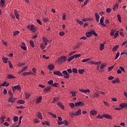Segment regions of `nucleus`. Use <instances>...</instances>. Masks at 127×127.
Returning a JSON list of instances; mask_svg holds the SVG:
<instances>
[{
	"label": "nucleus",
	"mask_w": 127,
	"mask_h": 127,
	"mask_svg": "<svg viewBox=\"0 0 127 127\" xmlns=\"http://www.w3.org/2000/svg\"><path fill=\"white\" fill-rule=\"evenodd\" d=\"M27 28L32 32H36L37 30V27L33 24L27 25Z\"/></svg>",
	"instance_id": "nucleus-1"
},
{
	"label": "nucleus",
	"mask_w": 127,
	"mask_h": 127,
	"mask_svg": "<svg viewBox=\"0 0 127 127\" xmlns=\"http://www.w3.org/2000/svg\"><path fill=\"white\" fill-rule=\"evenodd\" d=\"M92 35H94L95 36H98V34H97L96 32L94 30L90 31L86 33V36L88 38L91 37Z\"/></svg>",
	"instance_id": "nucleus-2"
},
{
	"label": "nucleus",
	"mask_w": 127,
	"mask_h": 127,
	"mask_svg": "<svg viewBox=\"0 0 127 127\" xmlns=\"http://www.w3.org/2000/svg\"><path fill=\"white\" fill-rule=\"evenodd\" d=\"M67 60V57L65 56H62L61 58H59L57 62L58 63H62L63 62H65Z\"/></svg>",
	"instance_id": "nucleus-3"
},
{
	"label": "nucleus",
	"mask_w": 127,
	"mask_h": 127,
	"mask_svg": "<svg viewBox=\"0 0 127 127\" xmlns=\"http://www.w3.org/2000/svg\"><path fill=\"white\" fill-rule=\"evenodd\" d=\"M63 74L64 75V79H69L70 74L68 73L67 70H64L62 71Z\"/></svg>",
	"instance_id": "nucleus-4"
},
{
	"label": "nucleus",
	"mask_w": 127,
	"mask_h": 127,
	"mask_svg": "<svg viewBox=\"0 0 127 127\" xmlns=\"http://www.w3.org/2000/svg\"><path fill=\"white\" fill-rule=\"evenodd\" d=\"M12 89L13 92H14L15 90H17V91H20V90H21V87L20 85H19V84H18L17 85L14 86L13 87H12Z\"/></svg>",
	"instance_id": "nucleus-5"
},
{
	"label": "nucleus",
	"mask_w": 127,
	"mask_h": 127,
	"mask_svg": "<svg viewBox=\"0 0 127 127\" xmlns=\"http://www.w3.org/2000/svg\"><path fill=\"white\" fill-rule=\"evenodd\" d=\"M75 107H83L85 105V103L82 101L76 102L74 104Z\"/></svg>",
	"instance_id": "nucleus-6"
},
{
	"label": "nucleus",
	"mask_w": 127,
	"mask_h": 127,
	"mask_svg": "<svg viewBox=\"0 0 127 127\" xmlns=\"http://www.w3.org/2000/svg\"><path fill=\"white\" fill-rule=\"evenodd\" d=\"M54 75H57V76H59L63 77L64 75L59 70H54L53 72Z\"/></svg>",
	"instance_id": "nucleus-7"
},
{
	"label": "nucleus",
	"mask_w": 127,
	"mask_h": 127,
	"mask_svg": "<svg viewBox=\"0 0 127 127\" xmlns=\"http://www.w3.org/2000/svg\"><path fill=\"white\" fill-rule=\"evenodd\" d=\"M105 19V17L104 16L101 17L100 20V24L102 25V26H104V27H106L107 25L104 23V20Z\"/></svg>",
	"instance_id": "nucleus-8"
},
{
	"label": "nucleus",
	"mask_w": 127,
	"mask_h": 127,
	"mask_svg": "<svg viewBox=\"0 0 127 127\" xmlns=\"http://www.w3.org/2000/svg\"><path fill=\"white\" fill-rule=\"evenodd\" d=\"M50 91H51V87H50V86L45 87L44 89V92L45 93H46V94H47V93H49V92H50Z\"/></svg>",
	"instance_id": "nucleus-9"
},
{
	"label": "nucleus",
	"mask_w": 127,
	"mask_h": 127,
	"mask_svg": "<svg viewBox=\"0 0 127 127\" xmlns=\"http://www.w3.org/2000/svg\"><path fill=\"white\" fill-rule=\"evenodd\" d=\"M114 11H117L119 9V3L116 2L113 7Z\"/></svg>",
	"instance_id": "nucleus-10"
},
{
	"label": "nucleus",
	"mask_w": 127,
	"mask_h": 127,
	"mask_svg": "<svg viewBox=\"0 0 127 127\" xmlns=\"http://www.w3.org/2000/svg\"><path fill=\"white\" fill-rule=\"evenodd\" d=\"M48 69L50 71H53L55 69V66L53 64H50L48 65Z\"/></svg>",
	"instance_id": "nucleus-11"
},
{
	"label": "nucleus",
	"mask_w": 127,
	"mask_h": 127,
	"mask_svg": "<svg viewBox=\"0 0 127 127\" xmlns=\"http://www.w3.org/2000/svg\"><path fill=\"white\" fill-rule=\"evenodd\" d=\"M0 5L1 7L3 8L5 6V0H0Z\"/></svg>",
	"instance_id": "nucleus-12"
},
{
	"label": "nucleus",
	"mask_w": 127,
	"mask_h": 127,
	"mask_svg": "<svg viewBox=\"0 0 127 127\" xmlns=\"http://www.w3.org/2000/svg\"><path fill=\"white\" fill-rule=\"evenodd\" d=\"M15 100H16V98H13V96L10 97L8 98V102H10V103H14Z\"/></svg>",
	"instance_id": "nucleus-13"
},
{
	"label": "nucleus",
	"mask_w": 127,
	"mask_h": 127,
	"mask_svg": "<svg viewBox=\"0 0 127 127\" xmlns=\"http://www.w3.org/2000/svg\"><path fill=\"white\" fill-rule=\"evenodd\" d=\"M21 48L23 49V50H26L27 49V47H26V45H25V43L22 42V45H20Z\"/></svg>",
	"instance_id": "nucleus-14"
},
{
	"label": "nucleus",
	"mask_w": 127,
	"mask_h": 127,
	"mask_svg": "<svg viewBox=\"0 0 127 127\" xmlns=\"http://www.w3.org/2000/svg\"><path fill=\"white\" fill-rule=\"evenodd\" d=\"M14 14L17 19H19V14L18 13V11L14 10Z\"/></svg>",
	"instance_id": "nucleus-15"
},
{
	"label": "nucleus",
	"mask_w": 127,
	"mask_h": 127,
	"mask_svg": "<svg viewBox=\"0 0 127 127\" xmlns=\"http://www.w3.org/2000/svg\"><path fill=\"white\" fill-rule=\"evenodd\" d=\"M79 92H81V93H84V94H87V93H89L90 92V89H79Z\"/></svg>",
	"instance_id": "nucleus-16"
},
{
	"label": "nucleus",
	"mask_w": 127,
	"mask_h": 127,
	"mask_svg": "<svg viewBox=\"0 0 127 127\" xmlns=\"http://www.w3.org/2000/svg\"><path fill=\"white\" fill-rule=\"evenodd\" d=\"M41 101H42V96H39L36 98V104H39V103H41Z\"/></svg>",
	"instance_id": "nucleus-17"
},
{
	"label": "nucleus",
	"mask_w": 127,
	"mask_h": 127,
	"mask_svg": "<svg viewBox=\"0 0 127 127\" xmlns=\"http://www.w3.org/2000/svg\"><path fill=\"white\" fill-rule=\"evenodd\" d=\"M97 111L92 110L90 112V116H96L97 115Z\"/></svg>",
	"instance_id": "nucleus-18"
},
{
	"label": "nucleus",
	"mask_w": 127,
	"mask_h": 127,
	"mask_svg": "<svg viewBox=\"0 0 127 127\" xmlns=\"http://www.w3.org/2000/svg\"><path fill=\"white\" fill-rule=\"evenodd\" d=\"M82 113V110L81 109H79L76 112H75L74 114L75 115L76 117H78V116H80Z\"/></svg>",
	"instance_id": "nucleus-19"
},
{
	"label": "nucleus",
	"mask_w": 127,
	"mask_h": 127,
	"mask_svg": "<svg viewBox=\"0 0 127 127\" xmlns=\"http://www.w3.org/2000/svg\"><path fill=\"white\" fill-rule=\"evenodd\" d=\"M95 19H96V21L97 22H99V21L100 20V15H99V14H98V13H95Z\"/></svg>",
	"instance_id": "nucleus-20"
},
{
	"label": "nucleus",
	"mask_w": 127,
	"mask_h": 127,
	"mask_svg": "<svg viewBox=\"0 0 127 127\" xmlns=\"http://www.w3.org/2000/svg\"><path fill=\"white\" fill-rule=\"evenodd\" d=\"M104 118H106V119H109L110 120H113L112 116L111 115H109L107 114H103Z\"/></svg>",
	"instance_id": "nucleus-21"
},
{
	"label": "nucleus",
	"mask_w": 127,
	"mask_h": 127,
	"mask_svg": "<svg viewBox=\"0 0 127 127\" xmlns=\"http://www.w3.org/2000/svg\"><path fill=\"white\" fill-rule=\"evenodd\" d=\"M43 42H44L45 46H47V45H48V43L49 41H48V39H47V38H43Z\"/></svg>",
	"instance_id": "nucleus-22"
},
{
	"label": "nucleus",
	"mask_w": 127,
	"mask_h": 127,
	"mask_svg": "<svg viewBox=\"0 0 127 127\" xmlns=\"http://www.w3.org/2000/svg\"><path fill=\"white\" fill-rule=\"evenodd\" d=\"M37 117L40 120H42V115H41V112H38L37 113Z\"/></svg>",
	"instance_id": "nucleus-23"
},
{
	"label": "nucleus",
	"mask_w": 127,
	"mask_h": 127,
	"mask_svg": "<svg viewBox=\"0 0 127 127\" xmlns=\"http://www.w3.org/2000/svg\"><path fill=\"white\" fill-rule=\"evenodd\" d=\"M120 106L123 109H124V108H126V107H127V103H121L120 104Z\"/></svg>",
	"instance_id": "nucleus-24"
},
{
	"label": "nucleus",
	"mask_w": 127,
	"mask_h": 127,
	"mask_svg": "<svg viewBox=\"0 0 127 127\" xmlns=\"http://www.w3.org/2000/svg\"><path fill=\"white\" fill-rule=\"evenodd\" d=\"M9 83H7L6 81H4L3 82L2 84H1L0 85V86L1 87H5V86H6V87H7V86H9Z\"/></svg>",
	"instance_id": "nucleus-25"
},
{
	"label": "nucleus",
	"mask_w": 127,
	"mask_h": 127,
	"mask_svg": "<svg viewBox=\"0 0 127 127\" xmlns=\"http://www.w3.org/2000/svg\"><path fill=\"white\" fill-rule=\"evenodd\" d=\"M57 105L58 106H59V107H60V108H61V109H62L63 110H64V109L65 108L64 105H63V104H62L61 102H58Z\"/></svg>",
	"instance_id": "nucleus-26"
},
{
	"label": "nucleus",
	"mask_w": 127,
	"mask_h": 127,
	"mask_svg": "<svg viewBox=\"0 0 127 127\" xmlns=\"http://www.w3.org/2000/svg\"><path fill=\"white\" fill-rule=\"evenodd\" d=\"M70 94H71L72 97H76V95L77 94V91H70Z\"/></svg>",
	"instance_id": "nucleus-27"
},
{
	"label": "nucleus",
	"mask_w": 127,
	"mask_h": 127,
	"mask_svg": "<svg viewBox=\"0 0 127 127\" xmlns=\"http://www.w3.org/2000/svg\"><path fill=\"white\" fill-rule=\"evenodd\" d=\"M105 49V44L103 43L101 44L100 46V50L101 51H103L104 49Z\"/></svg>",
	"instance_id": "nucleus-28"
},
{
	"label": "nucleus",
	"mask_w": 127,
	"mask_h": 127,
	"mask_svg": "<svg viewBox=\"0 0 127 127\" xmlns=\"http://www.w3.org/2000/svg\"><path fill=\"white\" fill-rule=\"evenodd\" d=\"M14 78H15V76L11 74H8L7 76V79H14Z\"/></svg>",
	"instance_id": "nucleus-29"
},
{
	"label": "nucleus",
	"mask_w": 127,
	"mask_h": 127,
	"mask_svg": "<svg viewBox=\"0 0 127 127\" xmlns=\"http://www.w3.org/2000/svg\"><path fill=\"white\" fill-rule=\"evenodd\" d=\"M49 115H50L53 117V118H55V119L57 118V116L56 114L52 113V112H48Z\"/></svg>",
	"instance_id": "nucleus-30"
},
{
	"label": "nucleus",
	"mask_w": 127,
	"mask_h": 127,
	"mask_svg": "<svg viewBox=\"0 0 127 127\" xmlns=\"http://www.w3.org/2000/svg\"><path fill=\"white\" fill-rule=\"evenodd\" d=\"M2 59L3 60V63H5V64H6L7 63V60H8V59L5 57L2 58Z\"/></svg>",
	"instance_id": "nucleus-31"
},
{
	"label": "nucleus",
	"mask_w": 127,
	"mask_h": 127,
	"mask_svg": "<svg viewBox=\"0 0 127 127\" xmlns=\"http://www.w3.org/2000/svg\"><path fill=\"white\" fill-rule=\"evenodd\" d=\"M119 45H116L115 46H114L113 48L112 51L113 52H115V51H117V50H118V48H119Z\"/></svg>",
	"instance_id": "nucleus-32"
},
{
	"label": "nucleus",
	"mask_w": 127,
	"mask_h": 127,
	"mask_svg": "<svg viewBox=\"0 0 127 127\" xmlns=\"http://www.w3.org/2000/svg\"><path fill=\"white\" fill-rule=\"evenodd\" d=\"M42 124L43 126H45V125H46V126H48L49 127H50V123L48 122H42Z\"/></svg>",
	"instance_id": "nucleus-33"
},
{
	"label": "nucleus",
	"mask_w": 127,
	"mask_h": 127,
	"mask_svg": "<svg viewBox=\"0 0 127 127\" xmlns=\"http://www.w3.org/2000/svg\"><path fill=\"white\" fill-rule=\"evenodd\" d=\"M73 59H74V57H73V56H72L68 58L67 61V62H71V61H72V60H73Z\"/></svg>",
	"instance_id": "nucleus-34"
},
{
	"label": "nucleus",
	"mask_w": 127,
	"mask_h": 127,
	"mask_svg": "<svg viewBox=\"0 0 127 127\" xmlns=\"http://www.w3.org/2000/svg\"><path fill=\"white\" fill-rule=\"evenodd\" d=\"M69 116L70 117V118H74V117H75L76 115H75V113L74 114L73 112H69Z\"/></svg>",
	"instance_id": "nucleus-35"
},
{
	"label": "nucleus",
	"mask_w": 127,
	"mask_h": 127,
	"mask_svg": "<svg viewBox=\"0 0 127 127\" xmlns=\"http://www.w3.org/2000/svg\"><path fill=\"white\" fill-rule=\"evenodd\" d=\"M30 43V45H31V47H34V46H35V45H34V42H33V41L31 40L29 42Z\"/></svg>",
	"instance_id": "nucleus-36"
},
{
	"label": "nucleus",
	"mask_w": 127,
	"mask_h": 127,
	"mask_svg": "<svg viewBox=\"0 0 127 127\" xmlns=\"http://www.w3.org/2000/svg\"><path fill=\"white\" fill-rule=\"evenodd\" d=\"M19 34V31H15L13 32V36H16V35Z\"/></svg>",
	"instance_id": "nucleus-37"
},
{
	"label": "nucleus",
	"mask_w": 127,
	"mask_h": 127,
	"mask_svg": "<svg viewBox=\"0 0 127 127\" xmlns=\"http://www.w3.org/2000/svg\"><path fill=\"white\" fill-rule=\"evenodd\" d=\"M117 18H118V21L119 22H122V17H121V15L118 14Z\"/></svg>",
	"instance_id": "nucleus-38"
},
{
	"label": "nucleus",
	"mask_w": 127,
	"mask_h": 127,
	"mask_svg": "<svg viewBox=\"0 0 127 127\" xmlns=\"http://www.w3.org/2000/svg\"><path fill=\"white\" fill-rule=\"evenodd\" d=\"M114 67H115V65L108 67V69L109 72H111V71H112V70H113V69H114Z\"/></svg>",
	"instance_id": "nucleus-39"
},
{
	"label": "nucleus",
	"mask_w": 127,
	"mask_h": 127,
	"mask_svg": "<svg viewBox=\"0 0 127 127\" xmlns=\"http://www.w3.org/2000/svg\"><path fill=\"white\" fill-rule=\"evenodd\" d=\"M34 124H39V123H40V121H39L38 119L36 118L34 120Z\"/></svg>",
	"instance_id": "nucleus-40"
},
{
	"label": "nucleus",
	"mask_w": 127,
	"mask_h": 127,
	"mask_svg": "<svg viewBox=\"0 0 127 127\" xmlns=\"http://www.w3.org/2000/svg\"><path fill=\"white\" fill-rule=\"evenodd\" d=\"M13 120L14 122H17V121H18V117H17V116L13 117Z\"/></svg>",
	"instance_id": "nucleus-41"
},
{
	"label": "nucleus",
	"mask_w": 127,
	"mask_h": 127,
	"mask_svg": "<svg viewBox=\"0 0 127 127\" xmlns=\"http://www.w3.org/2000/svg\"><path fill=\"white\" fill-rule=\"evenodd\" d=\"M119 57H120V52L118 51V52H117V53L116 54V57L115 58V60H117V59L118 58H119Z\"/></svg>",
	"instance_id": "nucleus-42"
},
{
	"label": "nucleus",
	"mask_w": 127,
	"mask_h": 127,
	"mask_svg": "<svg viewBox=\"0 0 127 127\" xmlns=\"http://www.w3.org/2000/svg\"><path fill=\"white\" fill-rule=\"evenodd\" d=\"M25 95L26 96V99H28L29 97H30V94L28 92H25Z\"/></svg>",
	"instance_id": "nucleus-43"
},
{
	"label": "nucleus",
	"mask_w": 127,
	"mask_h": 127,
	"mask_svg": "<svg viewBox=\"0 0 127 127\" xmlns=\"http://www.w3.org/2000/svg\"><path fill=\"white\" fill-rule=\"evenodd\" d=\"M17 103H18V104H24L25 103V101H24V100H20L17 101Z\"/></svg>",
	"instance_id": "nucleus-44"
},
{
	"label": "nucleus",
	"mask_w": 127,
	"mask_h": 127,
	"mask_svg": "<svg viewBox=\"0 0 127 127\" xmlns=\"http://www.w3.org/2000/svg\"><path fill=\"white\" fill-rule=\"evenodd\" d=\"M72 72L77 74L78 73V69L76 68H72Z\"/></svg>",
	"instance_id": "nucleus-45"
},
{
	"label": "nucleus",
	"mask_w": 127,
	"mask_h": 127,
	"mask_svg": "<svg viewBox=\"0 0 127 127\" xmlns=\"http://www.w3.org/2000/svg\"><path fill=\"white\" fill-rule=\"evenodd\" d=\"M62 19L63 20H65V19H66V13H64L63 14Z\"/></svg>",
	"instance_id": "nucleus-46"
},
{
	"label": "nucleus",
	"mask_w": 127,
	"mask_h": 127,
	"mask_svg": "<svg viewBox=\"0 0 127 127\" xmlns=\"http://www.w3.org/2000/svg\"><path fill=\"white\" fill-rule=\"evenodd\" d=\"M59 85V83L55 82L52 86L53 87H55L56 88H57L58 86Z\"/></svg>",
	"instance_id": "nucleus-47"
},
{
	"label": "nucleus",
	"mask_w": 127,
	"mask_h": 127,
	"mask_svg": "<svg viewBox=\"0 0 127 127\" xmlns=\"http://www.w3.org/2000/svg\"><path fill=\"white\" fill-rule=\"evenodd\" d=\"M63 123L64 126H68L69 125V122L66 120L64 121Z\"/></svg>",
	"instance_id": "nucleus-48"
},
{
	"label": "nucleus",
	"mask_w": 127,
	"mask_h": 127,
	"mask_svg": "<svg viewBox=\"0 0 127 127\" xmlns=\"http://www.w3.org/2000/svg\"><path fill=\"white\" fill-rule=\"evenodd\" d=\"M76 22H77L78 24H80V25H82V24H83V21L76 20Z\"/></svg>",
	"instance_id": "nucleus-49"
},
{
	"label": "nucleus",
	"mask_w": 127,
	"mask_h": 127,
	"mask_svg": "<svg viewBox=\"0 0 127 127\" xmlns=\"http://www.w3.org/2000/svg\"><path fill=\"white\" fill-rule=\"evenodd\" d=\"M103 118H104V115H103L102 116H100V114H99L98 116L96 117L97 119H103Z\"/></svg>",
	"instance_id": "nucleus-50"
},
{
	"label": "nucleus",
	"mask_w": 127,
	"mask_h": 127,
	"mask_svg": "<svg viewBox=\"0 0 127 127\" xmlns=\"http://www.w3.org/2000/svg\"><path fill=\"white\" fill-rule=\"evenodd\" d=\"M85 70H84V69H78V73L79 74H83V73H84Z\"/></svg>",
	"instance_id": "nucleus-51"
},
{
	"label": "nucleus",
	"mask_w": 127,
	"mask_h": 127,
	"mask_svg": "<svg viewBox=\"0 0 127 127\" xmlns=\"http://www.w3.org/2000/svg\"><path fill=\"white\" fill-rule=\"evenodd\" d=\"M4 119H5V117L3 116L1 117L0 121L2 124H3V123H4Z\"/></svg>",
	"instance_id": "nucleus-52"
},
{
	"label": "nucleus",
	"mask_w": 127,
	"mask_h": 127,
	"mask_svg": "<svg viewBox=\"0 0 127 127\" xmlns=\"http://www.w3.org/2000/svg\"><path fill=\"white\" fill-rule=\"evenodd\" d=\"M74 58H79V57H81V54L74 55Z\"/></svg>",
	"instance_id": "nucleus-53"
},
{
	"label": "nucleus",
	"mask_w": 127,
	"mask_h": 127,
	"mask_svg": "<svg viewBox=\"0 0 127 127\" xmlns=\"http://www.w3.org/2000/svg\"><path fill=\"white\" fill-rule=\"evenodd\" d=\"M106 11L107 13H110V11H112V8H107L106 10Z\"/></svg>",
	"instance_id": "nucleus-54"
},
{
	"label": "nucleus",
	"mask_w": 127,
	"mask_h": 127,
	"mask_svg": "<svg viewBox=\"0 0 127 127\" xmlns=\"http://www.w3.org/2000/svg\"><path fill=\"white\" fill-rule=\"evenodd\" d=\"M8 65L11 69H12V68H13V65H12V64H11L10 61H8Z\"/></svg>",
	"instance_id": "nucleus-55"
},
{
	"label": "nucleus",
	"mask_w": 127,
	"mask_h": 127,
	"mask_svg": "<svg viewBox=\"0 0 127 127\" xmlns=\"http://www.w3.org/2000/svg\"><path fill=\"white\" fill-rule=\"evenodd\" d=\"M40 47H41V49H42V50L45 49V46H44V44H40Z\"/></svg>",
	"instance_id": "nucleus-56"
},
{
	"label": "nucleus",
	"mask_w": 127,
	"mask_h": 127,
	"mask_svg": "<svg viewBox=\"0 0 127 127\" xmlns=\"http://www.w3.org/2000/svg\"><path fill=\"white\" fill-rule=\"evenodd\" d=\"M99 96H100V94H99V93L98 92H96L93 94V97L94 98H96L97 97H99Z\"/></svg>",
	"instance_id": "nucleus-57"
},
{
	"label": "nucleus",
	"mask_w": 127,
	"mask_h": 127,
	"mask_svg": "<svg viewBox=\"0 0 127 127\" xmlns=\"http://www.w3.org/2000/svg\"><path fill=\"white\" fill-rule=\"evenodd\" d=\"M69 106H70V108L72 109H74V107H75V104L73 103H69Z\"/></svg>",
	"instance_id": "nucleus-58"
},
{
	"label": "nucleus",
	"mask_w": 127,
	"mask_h": 127,
	"mask_svg": "<svg viewBox=\"0 0 127 127\" xmlns=\"http://www.w3.org/2000/svg\"><path fill=\"white\" fill-rule=\"evenodd\" d=\"M28 69V66H24L22 68V69L23 70V71H26V70H27Z\"/></svg>",
	"instance_id": "nucleus-59"
},
{
	"label": "nucleus",
	"mask_w": 127,
	"mask_h": 127,
	"mask_svg": "<svg viewBox=\"0 0 127 127\" xmlns=\"http://www.w3.org/2000/svg\"><path fill=\"white\" fill-rule=\"evenodd\" d=\"M21 120H22V116H20L19 118V123L18 126H20L21 124Z\"/></svg>",
	"instance_id": "nucleus-60"
},
{
	"label": "nucleus",
	"mask_w": 127,
	"mask_h": 127,
	"mask_svg": "<svg viewBox=\"0 0 127 127\" xmlns=\"http://www.w3.org/2000/svg\"><path fill=\"white\" fill-rule=\"evenodd\" d=\"M99 64H102V62H93L94 65H99Z\"/></svg>",
	"instance_id": "nucleus-61"
},
{
	"label": "nucleus",
	"mask_w": 127,
	"mask_h": 127,
	"mask_svg": "<svg viewBox=\"0 0 127 127\" xmlns=\"http://www.w3.org/2000/svg\"><path fill=\"white\" fill-rule=\"evenodd\" d=\"M110 35H111V36H114V35H115V31L113 30V29L111 30Z\"/></svg>",
	"instance_id": "nucleus-62"
},
{
	"label": "nucleus",
	"mask_w": 127,
	"mask_h": 127,
	"mask_svg": "<svg viewBox=\"0 0 127 127\" xmlns=\"http://www.w3.org/2000/svg\"><path fill=\"white\" fill-rule=\"evenodd\" d=\"M67 72H68V73H69V74H71L72 72V69H71V68H68L66 70Z\"/></svg>",
	"instance_id": "nucleus-63"
},
{
	"label": "nucleus",
	"mask_w": 127,
	"mask_h": 127,
	"mask_svg": "<svg viewBox=\"0 0 127 127\" xmlns=\"http://www.w3.org/2000/svg\"><path fill=\"white\" fill-rule=\"evenodd\" d=\"M48 84H49V85H53V80H50L48 82Z\"/></svg>",
	"instance_id": "nucleus-64"
}]
</instances>
